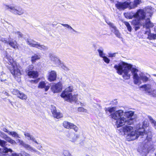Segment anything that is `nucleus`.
Here are the masks:
<instances>
[{"label":"nucleus","mask_w":156,"mask_h":156,"mask_svg":"<svg viewBox=\"0 0 156 156\" xmlns=\"http://www.w3.org/2000/svg\"><path fill=\"white\" fill-rule=\"evenodd\" d=\"M142 0H134L133 2L129 3V9H134L141 3Z\"/></svg>","instance_id":"5701e85b"},{"label":"nucleus","mask_w":156,"mask_h":156,"mask_svg":"<svg viewBox=\"0 0 156 156\" xmlns=\"http://www.w3.org/2000/svg\"><path fill=\"white\" fill-rule=\"evenodd\" d=\"M125 17L129 19H132L133 18H135V13L133 12H127L124 13Z\"/></svg>","instance_id":"393cba45"},{"label":"nucleus","mask_w":156,"mask_h":156,"mask_svg":"<svg viewBox=\"0 0 156 156\" xmlns=\"http://www.w3.org/2000/svg\"><path fill=\"white\" fill-rule=\"evenodd\" d=\"M63 125L65 128L68 129H73L76 132H77L79 129L78 127L76 125L67 121L63 122Z\"/></svg>","instance_id":"f8f14e48"},{"label":"nucleus","mask_w":156,"mask_h":156,"mask_svg":"<svg viewBox=\"0 0 156 156\" xmlns=\"http://www.w3.org/2000/svg\"><path fill=\"white\" fill-rule=\"evenodd\" d=\"M154 32L156 33V26H155L154 28Z\"/></svg>","instance_id":"13d9d810"},{"label":"nucleus","mask_w":156,"mask_h":156,"mask_svg":"<svg viewBox=\"0 0 156 156\" xmlns=\"http://www.w3.org/2000/svg\"><path fill=\"white\" fill-rule=\"evenodd\" d=\"M153 75L156 77V74H153Z\"/></svg>","instance_id":"e2e57ef3"},{"label":"nucleus","mask_w":156,"mask_h":156,"mask_svg":"<svg viewBox=\"0 0 156 156\" xmlns=\"http://www.w3.org/2000/svg\"><path fill=\"white\" fill-rule=\"evenodd\" d=\"M71 31V32H76V31L74 29H73L71 26L70 28H69V29Z\"/></svg>","instance_id":"5fc2aeb1"},{"label":"nucleus","mask_w":156,"mask_h":156,"mask_svg":"<svg viewBox=\"0 0 156 156\" xmlns=\"http://www.w3.org/2000/svg\"><path fill=\"white\" fill-rule=\"evenodd\" d=\"M5 58L7 59L8 64L11 66L10 69L11 73L15 79L18 82L21 81L20 76L22 75L21 67L19 64L14 61L10 55L6 53Z\"/></svg>","instance_id":"7ed1b4c3"},{"label":"nucleus","mask_w":156,"mask_h":156,"mask_svg":"<svg viewBox=\"0 0 156 156\" xmlns=\"http://www.w3.org/2000/svg\"><path fill=\"white\" fill-rule=\"evenodd\" d=\"M59 67H60L62 69L66 71L69 70V68L62 62Z\"/></svg>","instance_id":"4c0bfd02"},{"label":"nucleus","mask_w":156,"mask_h":156,"mask_svg":"<svg viewBox=\"0 0 156 156\" xmlns=\"http://www.w3.org/2000/svg\"><path fill=\"white\" fill-rule=\"evenodd\" d=\"M155 85H156V84H155Z\"/></svg>","instance_id":"338daca9"},{"label":"nucleus","mask_w":156,"mask_h":156,"mask_svg":"<svg viewBox=\"0 0 156 156\" xmlns=\"http://www.w3.org/2000/svg\"><path fill=\"white\" fill-rule=\"evenodd\" d=\"M141 125H138L136 127V129L130 126L126 125L121 128L119 130L120 133L126 136V139L128 141L134 140L139 137L140 135L144 136L147 137V139L145 140L144 143L141 149H138V151L140 153L142 152L145 153H148L151 150H152L154 146L151 144V137L148 136L146 133V129L149 126L147 120H145Z\"/></svg>","instance_id":"f257e3e1"},{"label":"nucleus","mask_w":156,"mask_h":156,"mask_svg":"<svg viewBox=\"0 0 156 156\" xmlns=\"http://www.w3.org/2000/svg\"><path fill=\"white\" fill-rule=\"evenodd\" d=\"M24 135L25 137L28 140H31L33 142H35L37 144H39L38 143L36 140L35 139L30 133H24Z\"/></svg>","instance_id":"a878e982"},{"label":"nucleus","mask_w":156,"mask_h":156,"mask_svg":"<svg viewBox=\"0 0 156 156\" xmlns=\"http://www.w3.org/2000/svg\"><path fill=\"white\" fill-rule=\"evenodd\" d=\"M23 156H30V155L27 153L23 152Z\"/></svg>","instance_id":"603ef678"},{"label":"nucleus","mask_w":156,"mask_h":156,"mask_svg":"<svg viewBox=\"0 0 156 156\" xmlns=\"http://www.w3.org/2000/svg\"><path fill=\"white\" fill-rule=\"evenodd\" d=\"M124 114L123 110H119L111 114V118L116 120L115 125L118 128L122 126L126 123V119L122 117Z\"/></svg>","instance_id":"39448f33"},{"label":"nucleus","mask_w":156,"mask_h":156,"mask_svg":"<svg viewBox=\"0 0 156 156\" xmlns=\"http://www.w3.org/2000/svg\"><path fill=\"white\" fill-rule=\"evenodd\" d=\"M149 17H148L147 19H145V23H143L142 22V25H143L144 27L147 29V31H149V30L150 29V28H152L154 26V23L150 21Z\"/></svg>","instance_id":"dca6fc26"},{"label":"nucleus","mask_w":156,"mask_h":156,"mask_svg":"<svg viewBox=\"0 0 156 156\" xmlns=\"http://www.w3.org/2000/svg\"><path fill=\"white\" fill-rule=\"evenodd\" d=\"M7 145V143L6 141L0 139V146L4 147L2 149V152L5 154L9 152H12V149L5 147Z\"/></svg>","instance_id":"aec40b11"},{"label":"nucleus","mask_w":156,"mask_h":156,"mask_svg":"<svg viewBox=\"0 0 156 156\" xmlns=\"http://www.w3.org/2000/svg\"><path fill=\"white\" fill-rule=\"evenodd\" d=\"M27 44L31 47L36 48L41 50L46 51L48 48L44 45L41 44L31 39H27Z\"/></svg>","instance_id":"0eeeda50"},{"label":"nucleus","mask_w":156,"mask_h":156,"mask_svg":"<svg viewBox=\"0 0 156 156\" xmlns=\"http://www.w3.org/2000/svg\"><path fill=\"white\" fill-rule=\"evenodd\" d=\"M150 29L149 31H146L145 33V34L148 35V38L150 40L155 39L156 38V34H151L150 33Z\"/></svg>","instance_id":"cd10ccee"},{"label":"nucleus","mask_w":156,"mask_h":156,"mask_svg":"<svg viewBox=\"0 0 156 156\" xmlns=\"http://www.w3.org/2000/svg\"><path fill=\"white\" fill-rule=\"evenodd\" d=\"M0 136L12 144H16V142L12 139L10 137L7 136L5 133L0 131Z\"/></svg>","instance_id":"a211bd4d"},{"label":"nucleus","mask_w":156,"mask_h":156,"mask_svg":"<svg viewBox=\"0 0 156 156\" xmlns=\"http://www.w3.org/2000/svg\"><path fill=\"white\" fill-rule=\"evenodd\" d=\"M144 88L145 90L150 95L156 97V90L152 89L151 86L149 85H145L142 86Z\"/></svg>","instance_id":"ddd939ff"},{"label":"nucleus","mask_w":156,"mask_h":156,"mask_svg":"<svg viewBox=\"0 0 156 156\" xmlns=\"http://www.w3.org/2000/svg\"><path fill=\"white\" fill-rule=\"evenodd\" d=\"M148 118L149 119L150 121L154 126L155 129H156V121L154 120L150 116H148Z\"/></svg>","instance_id":"c9c22d12"},{"label":"nucleus","mask_w":156,"mask_h":156,"mask_svg":"<svg viewBox=\"0 0 156 156\" xmlns=\"http://www.w3.org/2000/svg\"><path fill=\"white\" fill-rule=\"evenodd\" d=\"M49 57L51 63L53 67L59 66L62 62L58 57L53 54H49Z\"/></svg>","instance_id":"6e6552de"},{"label":"nucleus","mask_w":156,"mask_h":156,"mask_svg":"<svg viewBox=\"0 0 156 156\" xmlns=\"http://www.w3.org/2000/svg\"><path fill=\"white\" fill-rule=\"evenodd\" d=\"M5 94L7 96L8 95V94L7 92H5Z\"/></svg>","instance_id":"052dcab7"},{"label":"nucleus","mask_w":156,"mask_h":156,"mask_svg":"<svg viewBox=\"0 0 156 156\" xmlns=\"http://www.w3.org/2000/svg\"><path fill=\"white\" fill-rule=\"evenodd\" d=\"M81 105L82 106H83V103H81Z\"/></svg>","instance_id":"680f3d73"},{"label":"nucleus","mask_w":156,"mask_h":156,"mask_svg":"<svg viewBox=\"0 0 156 156\" xmlns=\"http://www.w3.org/2000/svg\"><path fill=\"white\" fill-rule=\"evenodd\" d=\"M41 56L37 54H34L31 57V61L32 63L35 62L36 60L40 59L41 58Z\"/></svg>","instance_id":"7c9ffc66"},{"label":"nucleus","mask_w":156,"mask_h":156,"mask_svg":"<svg viewBox=\"0 0 156 156\" xmlns=\"http://www.w3.org/2000/svg\"><path fill=\"white\" fill-rule=\"evenodd\" d=\"M38 80H34L31 81V82H33L35 83H37L38 82Z\"/></svg>","instance_id":"6e6d98bb"},{"label":"nucleus","mask_w":156,"mask_h":156,"mask_svg":"<svg viewBox=\"0 0 156 156\" xmlns=\"http://www.w3.org/2000/svg\"><path fill=\"white\" fill-rule=\"evenodd\" d=\"M22 152L21 154H17L16 153H12L10 156H23V152Z\"/></svg>","instance_id":"49530a36"},{"label":"nucleus","mask_w":156,"mask_h":156,"mask_svg":"<svg viewBox=\"0 0 156 156\" xmlns=\"http://www.w3.org/2000/svg\"><path fill=\"white\" fill-rule=\"evenodd\" d=\"M125 116L127 118L126 119V122L129 125H131L133 123L134 118V112L129 110L124 112Z\"/></svg>","instance_id":"1a4fd4ad"},{"label":"nucleus","mask_w":156,"mask_h":156,"mask_svg":"<svg viewBox=\"0 0 156 156\" xmlns=\"http://www.w3.org/2000/svg\"><path fill=\"white\" fill-rule=\"evenodd\" d=\"M4 76H5V77H6V75L5 74H4Z\"/></svg>","instance_id":"0e129e2a"},{"label":"nucleus","mask_w":156,"mask_h":156,"mask_svg":"<svg viewBox=\"0 0 156 156\" xmlns=\"http://www.w3.org/2000/svg\"><path fill=\"white\" fill-rule=\"evenodd\" d=\"M148 133L151 134V132H148Z\"/></svg>","instance_id":"69168bd1"},{"label":"nucleus","mask_w":156,"mask_h":156,"mask_svg":"<svg viewBox=\"0 0 156 156\" xmlns=\"http://www.w3.org/2000/svg\"><path fill=\"white\" fill-rule=\"evenodd\" d=\"M12 36H14V38H15L17 35L19 37H21L23 36L22 34L20 32L17 31L12 33L11 34Z\"/></svg>","instance_id":"473e14b6"},{"label":"nucleus","mask_w":156,"mask_h":156,"mask_svg":"<svg viewBox=\"0 0 156 156\" xmlns=\"http://www.w3.org/2000/svg\"><path fill=\"white\" fill-rule=\"evenodd\" d=\"M38 87L39 88H44L45 91H47L49 88V86L47 85L45 83L44 81H41L38 84Z\"/></svg>","instance_id":"b1692460"},{"label":"nucleus","mask_w":156,"mask_h":156,"mask_svg":"<svg viewBox=\"0 0 156 156\" xmlns=\"http://www.w3.org/2000/svg\"><path fill=\"white\" fill-rule=\"evenodd\" d=\"M114 102L115 103V104H116L117 102L116 101V100H114Z\"/></svg>","instance_id":"bf43d9fd"},{"label":"nucleus","mask_w":156,"mask_h":156,"mask_svg":"<svg viewBox=\"0 0 156 156\" xmlns=\"http://www.w3.org/2000/svg\"><path fill=\"white\" fill-rule=\"evenodd\" d=\"M62 89V84L60 82H59L57 83L53 84L51 87V89L54 93H58L60 92Z\"/></svg>","instance_id":"2eb2a0df"},{"label":"nucleus","mask_w":156,"mask_h":156,"mask_svg":"<svg viewBox=\"0 0 156 156\" xmlns=\"http://www.w3.org/2000/svg\"><path fill=\"white\" fill-rule=\"evenodd\" d=\"M0 41L4 43L8 44L9 41V38L7 39L3 37H0Z\"/></svg>","instance_id":"a19ab883"},{"label":"nucleus","mask_w":156,"mask_h":156,"mask_svg":"<svg viewBox=\"0 0 156 156\" xmlns=\"http://www.w3.org/2000/svg\"><path fill=\"white\" fill-rule=\"evenodd\" d=\"M103 58V61L106 63L108 64L110 62V60L106 56H105Z\"/></svg>","instance_id":"c03bdc74"},{"label":"nucleus","mask_w":156,"mask_h":156,"mask_svg":"<svg viewBox=\"0 0 156 156\" xmlns=\"http://www.w3.org/2000/svg\"><path fill=\"white\" fill-rule=\"evenodd\" d=\"M3 131L7 133L8 134H9V132H10L6 128H4L3 129Z\"/></svg>","instance_id":"864d4df0"},{"label":"nucleus","mask_w":156,"mask_h":156,"mask_svg":"<svg viewBox=\"0 0 156 156\" xmlns=\"http://www.w3.org/2000/svg\"><path fill=\"white\" fill-rule=\"evenodd\" d=\"M78 111L80 112H82L84 113H87V110L83 107H79L78 108Z\"/></svg>","instance_id":"37998d69"},{"label":"nucleus","mask_w":156,"mask_h":156,"mask_svg":"<svg viewBox=\"0 0 156 156\" xmlns=\"http://www.w3.org/2000/svg\"><path fill=\"white\" fill-rule=\"evenodd\" d=\"M34 68V66L33 65H30L29 66V67L28 68V71H31V70H32Z\"/></svg>","instance_id":"de8ad7c7"},{"label":"nucleus","mask_w":156,"mask_h":156,"mask_svg":"<svg viewBox=\"0 0 156 156\" xmlns=\"http://www.w3.org/2000/svg\"><path fill=\"white\" fill-rule=\"evenodd\" d=\"M14 36H12L10 34L9 36V41L8 43L9 45L14 49H19L18 44L16 40H14Z\"/></svg>","instance_id":"4468645a"},{"label":"nucleus","mask_w":156,"mask_h":156,"mask_svg":"<svg viewBox=\"0 0 156 156\" xmlns=\"http://www.w3.org/2000/svg\"><path fill=\"white\" fill-rule=\"evenodd\" d=\"M107 23L112 28L115 27L113 24L110 22H107Z\"/></svg>","instance_id":"8fccbe9b"},{"label":"nucleus","mask_w":156,"mask_h":156,"mask_svg":"<svg viewBox=\"0 0 156 156\" xmlns=\"http://www.w3.org/2000/svg\"><path fill=\"white\" fill-rule=\"evenodd\" d=\"M115 6L119 10H123L127 8L129 9V3L126 2H117L115 4Z\"/></svg>","instance_id":"9b49d317"},{"label":"nucleus","mask_w":156,"mask_h":156,"mask_svg":"<svg viewBox=\"0 0 156 156\" xmlns=\"http://www.w3.org/2000/svg\"><path fill=\"white\" fill-rule=\"evenodd\" d=\"M62 25L64 27H65L67 28H68V29H69V28H70V26L68 25V24H62Z\"/></svg>","instance_id":"3c124183"},{"label":"nucleus","mask_w":156,"mask_h":156,"mask_svg":"<svg viewBox=\"0 0 156 156\" xmlns=\"http://www.w3.org/2000/svg\"><path fill=\"white\" fill-rule=\"evenodd\" d=\"M144 11L145 12L146 15L147 13L149 14L148 16L147 15V17H150L153 14L152 8L151 7L149 6H147L146 8Z\"/></svg>","instance_id":"c85d7f7f"},{"label":"nucleus","mask_w":156,"mask_h":156,"mask_svg":"<svg viewBox=\"0 0 156 156\" xmlns=\"http://www.w3.org/2000/svg\"><path fill=\"white\" fill-rule=\"evenodd\" d=\"M115 108L114 107H113L112 108H107L106 110V112L108 111L110 113H111L113 112H115Z\"/></svg>","instance_id":"ea45409f"},{"label":"nucleus","mask_w":156,"mask_h":156,"mask_svg":"<svg viewBox=\"0 0 156 156\" xmlns=\"http://www.w3.org/2000/svg\"><path fill=\"white\" fill-rule=\"evenodd\" d=\"M108 57H114L115 55V53H109L108 54Z\"/></svg>","instance_id":"09e8293b"},{"label":"nucleus","mask_w":156,"mask_h":156,"mask_svg":"<svg viewBox=\"0 0 156 156\" xmlns=\"http://www.w3.org/2000/svg\"><path fill=\"white\" fill-rule=\"evenodd\" d=\"M17 141L20 144V145H22L23 147L27 149L32 152L36 151V149L32 147L30 145L25 143L23 140L18 139L17 140Z\"/></svg>","instance_id":"f3484780"},{"label":"nucleus","mask_w":156,"mask_h":156,"mask_svg":"<svg viewBox=\"0 0 156 156\" xmlns=\"http://www.w3.org/2000/svg\"><path fill=\"white\" fill-rule=\"evenodd\" d=\"M135 18L131 22V24L135 26V30H137L140 28L142 25V21L145 20L146 13L144 10L142 9H139L137 10L135 13Z\"/></svg>","instance_id":"20e7f679"},{"label":"nucleus","mask_w":156,"mask_h":156,"mask_svg":"<svg viewBox=\"0 0 156 156\" xmlns=\"http://www.w3.org/2000/svg\"><path fill=\"white\" fill-rule=\"evenodd\" d=\"M17 97L23 100H27V98L26 95L21 92H20V93L18 94Z\"/></svg>","instance_id":"2f4dec72"},{"label":"nucleus","mask_w":156,"mask_h":156,"mask_svg":"<svg viewBox=\"0 0 156 156\" xmlns=\"http://www.w3.org/2000/svg\"><path fill=\"white\" fill-rule=\"evenodd\" d=\"M112 31L114 33L116 36L120 38L121 37V34L119 31L117 30L115 26L112 29Z\"/></svg>","instance_id":"72a5a7b5"},{"label":"nucleus","mask_w":156,"mask_h":156,"mask_svg":"<svg viewBox=\"0 0 156 156\" xmlns=\"http://www.w3.org/2000/svg\"><path fill=\"white\" fill-rule=\"evenodd\" d=\"M78 95L77 94H73L72 93L69 94L64 97H62L64 99L69 102H76L78 100Z\"/></svg>","instance_id":"9d476101"},{"label":"nucleus","mask_w":156,"mask_h":156,"mask_svg":"<svg viewBox=\"0 0 156 156\" xmlns=\"http://www.w3.org/2000/svg\"><path fill=\"white\" fill-rule=\"evenodd\" d=\"M114 68L116 73L122 76L125 80L129 79L131 73L133 75L134 84L139 85L141 83V81L146 82L148 80V78L144 73L139 72L135 67H132L131 65L122 61L119 62L114 65Z\"/></svg>","instance_id":"f03ea898"},{"label":"nucleus","mask_w":156,"mask_h":156,"mask_svg":"<svg viewBox=\"0 0 156 156\" xmlns=\"http://www.w3.org/2000/svg\"><path fill=\"white\" fill-rule=\"evenodd\" d=\"M51 110L53 116L54 118L59 119L62 117V115L61 113L57 112L56 108L54 106H51Z\"/></svg>","instance_id":"412c9836"},{"label":"nucleus","mask_w":156,"mask_h":156,"mask_svg":"<svg viewBox=\"0 0 156 156\" xmlns=\"http://www.w3.org/2000/svg\"><path fill=\"white\" fill-rule=\"evenodd\" d=\"M6 80V79H3L2 78V76H1V81H4Z\"/></svg>","instance_id":"4d7b16f0"},{"label":"nucleus","mask_w":156,"mask_h":156,"mask_svg":"<svg viewBox=\"0 0 156 156\" xmlns=\"http://www.w3.org/2000/svg\"><path fill=\"white\" fill-rule=\"evenodd\" d=\"M48 79L50 82L56 80L57 77L56 72L54 70H51L48 72Z\"/></svg>","instance_id":"6ab92c4d"},{"label":"nucleus","mask_w":156,"mask_h":156,"mask_svg":"<svg viewBox=\"0 0 156 156\" xmlns=\"http://www.w3.org/2000/svg\"><path fill=\"white\" fill-rule=\"evenodd\" d=\"M124 23L126 26L129 32H131L132 30V27L129 23L125 21L124 22Z\"/></svg>","instance_id":"58836bf2"},{"label":"nucleus","mask_w":156,"mask_h":156,"mask_svg":"<svg viewBox=\"0 0 156 156\" xmlns=\"http://www.w3.org/2000/svg\"><path fill=\"white\" fill-rule=\"evenodd\" d=\"M3 6L5 9L15 15L20 16L24 13L23 9L14 5H10L5 4H3Z\"/></svg>","instance_id":"423d86ee"},{"label":"nucleus","mask_w":156,"mask_h":156,"mask_svg":"<svg viewBox=\"0 0 156 156\" xmlns=\"http://www.w3.org/2000/svg\"><path fill=\"white\" fill-rule=\"evenodd\" d=\"M73 90V87L72 86H70L66 88L64 91H63L61 96L62 97H64L67 94H69L72 93L71 92Z\"/></svg>","instance_id":"4be33fe9"},{"label":"nucleus","mask_w":156,"mask_h":156,"mask_svg":"<svg viewBox=\"0 0 156 156\" xmlns=\"http://www.w3.org/2000/svg\"><path fill=\"white\" fill-rule=\"evenodd\" d=\"M9 135H11L12 137L15 138H17L20 137L19 135L15 132L10 131V132H9Z\"/></svg>","instance_id":"e433bc0d"},{"label":"nucleus","mask_w":156,"mask_h":156,"mask_svg":"<svg viewBox=\"0 0 156 156\" xmlns=\"http://www.w3.org/2000/svg\"><path fill=\"white\" fill-rule=\"evenodd\" d=\"M11 92L13 94L17 95V97L18 96V94L20 93V91H19L17 89H12L11 90Z\"/></svg>","instance_id":"79ce46f5"},{"label":"nucleus","mask_w":156,"mask_h":156,"mask_svg":"<svg viewBox=\"0 0 156 156\" xmlns=\"http://www.w3.org/2000/svg\"><path fill=\"white\" fill-rule=\"evenodd\" d=\"M100 57L103 58L105 56V54L104 53V49L102 47H100L98 50Z\"/></svg>","instance_id":"f704fd0d"},{"label":"nucleus","mask_w":156,"mask_h":156,"mask_svg":"<svg viewBox=\"0 0 156 156\" xmlns=\"http://www.w3.org/2000/svg\"><path fill=\"white\" fill-rule=\"evenodd\" d=\"M28 75L30 78H36L38 76V73L37 71H30L28 72Z\"/></svg>","instance_id":"bb28decb"},{"label":"nucleus","mask_w":156,"mask_h":156,"mask_svg":"<svg viewBox=\"0 0 156 156\" xmlns=\"http://www.w3.org/2000/svg\"><path fill=\"white\" fill-rule=\"evenodd\" d=\"M63 154L64 156H72L69 151L67 150H64L63 151Z\"/></svg>","instance_id":"a18cd8bd"},{"label":"nucleus","mask_w":156,"mask_h":156,"mask_svg":"<svg viewBox=\"0 0 156 156\" xmlns=\"http://www.w3.org/2000/svg\"><path fill=\"white\" fill-rule=\"evenodd\" d=\"M79 135L74 133L73 136L70 135H69V137L70 140L72 142H75L77 140V139L79 137Z\"/></svg>","instance_id":"c756f323"}]
</instances>
